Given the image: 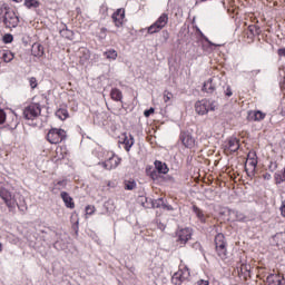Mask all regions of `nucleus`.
Instances as JSON below:
<instances>
[{
  "mask_svg": "<svg viewBox=\"0 0 285 285\" xmlns=\"http://www.w3.org/2000/svg\"><path fill=\"white\" fill-rule=\"evenodd\" d=\"M195 110L197 115H208V112H215L217 110V101L203 99L195 104Z\"/></svg>",
  "mask_w": 285,
  "mask_h": 285,
  "instance_id": "1",
  "label": "nucleus"
},
{
  "mask_svg": "<svg viewBox=\"0 0 285 285\" xmlns=\"http://www.w3.org/2000/svg\"><path fill=\"white\" fill-rule=\"evenodd\" d=\"M1 12H4L2 21L6 28H17L19 26V16L12 9L1 7Z\"/></svg>",
  "mask_w": 285,
  "mask_h": 285,
  "instance_id": "2",
  "label": "nucleus"
},
{
  "mask_svg": "<svg viewBox=\"0 0 285 285\" xmlns=\"http://www.w3.org/2000/svg\"><path fill=\"white\" fill-rule=\"evenodd\" d=\"M0 198L4 202L9 213H14V210H17V198H14V195H12L10 190L0 187Z\"/></svg>",
  "mask_w": 285,
  "mask_h": 285,
  "instance_id": "3",
  "label": "nucleus"
},
{
  "mask_svg": "<svg viewBox=\"0 0 285 285\" xmlns=\"http://www.w3.org/2000/svg\"><path fill=\"white\" fill-rule=\"evenodd\" d=\"M166 26H168V13H161V16L147 28V32L148 35H157V32H161Z\"/></svg>",
  "mask_w": 285,
  "mask_h": 285,
  "instance_id": "4",
  "label": "nucleus"
},
{
  "mask_svg": "<svg viewBox=\"0 0 285 285\" xmlns=\"http://www.w3.org/2000/svg\"><path fill=\"white\" fill-rule=\"evenodd\" d=\"M223 80L219 77L209 78L204 82L203 92H207L208 95H213L214 92H219L222 88Z\"/></svg>",
  "mask_w": 285,
  "mask_h": 285,
  "instance_id": "5",
  "label": "nucleus"
},
{
  "mask_svg": "<svg viewBox=\"0 0 285 285\" xmlns=\"http://www.w3.org/2000/svg\"><path fill=\"white\" fill-rule=\"evenodd\" d=\"M215 248L218 257L226 259L228 249L226 248V236L224 234L219 233L215 236Z\"/></svg>",
  "mask_w": 285,
  "mask_h": 285,
  "instance_id": "6",
  "label": "nucleus"
},
{
  "mask_svg": "<svg viewBox=\"0 0 285 285\" xmlns=\"http://www.w3.org/2000/svg\"><path fill=\"white\" fill-rule=\"evenodd\" d=\"M66 130L61 128H51L47 134V141L49 144H61V141H66Z\"/></svg>",
  "mask_w": 285,
  "mask_h": 285,
  "instance_id": "7",
  "label": "nucleus"
},
{
  "mask_svg": "<svg viewBox=\"0 0 285 285\" xmlns=\"http://www.w3.org/2000/svg\"><path fill=\"white\" fill-rule=\"evenodd\" d=\"M190 277V269L187 266L180 267L173 276L171 284L181 285L184 282H188Z\"/></svg>",
  "mask_w": 285,
  "mask_h": 285,
  "instance_id": "8",
  "label": "nucleus"
},
{
  "mask_svg": "<svg viewBox=\"0 0 285 285\" xmlns=\"http://www.w3.org/2000/svg\"><path fill=\"white\" fill-rule=\"evenodd\" d=\"M39 115H41L40 104H31L23 110V117L28 121H35Z\"/></svg>",
  "mask_w": 285,
  "mask_h": 285,
  "instance_id": "9",
  "label": "nucleus"
},
{
  "mask_svg": "<svg viewBox=\"0 0 285 285\" xmlns=\"http://www.w3.org/2000/svg\"><path fill=\"white\" fill-rule=\"evenodd\" d=\"M177 242L186 246L193 239V228L184 227L176 232Z\"/></svg>",
  "mask_w": 285,
  "mask_h": 285,
  "instance_id": "10",
  "label": "nucleus"
},
{
  "mask_svg": "<svg viewBox=\"0 0 285 285\" xmlns=\"http://www.w3.org/2000/svg\"><path fill=\"white\" fill-rule=\"evenodd\" d=\"M120 164H121V158H119V156H116V155H112L111 157H109L107 160L102 163H98V165L102 166L105 170H115V168H117V166H119Z\"/></svg>",
  "mask_w": 285,
  "mask_h": 285,
  "instance_id": "11",
  "label": "nucleus"
},
{
  "mask_svg": "<svg viewBox=\"0 0 285 285\" xmlns=\"http://www.w3.org/2000/svg\"><path fill=\"white\" fill-rule=\"evenodd\" d=\"M111 19H112L116 28H121V26H124V19H126V10L117 9L112 13Z\"/></svg>",
  "mask_w": 285,
  "mask_h": 285,
  "instance_id": "12",
  "label": "nucleus"
},
{
  "mask_svg": "<svg viewBox=\"0 0 285 285\" xmlns=\"http://www.w3.org/2000/svg\"><path fill=\"white\" fill-rule=\"evenodd\" d=\"M179 139L185 148H194L195 147V138L188 131H181Z\"/></svg>",
  "mask_w": 285,
  "mask_h": 285,
  "instance_id": "13",
  "label": "nucleus"
},
{
  "mask_svg": "<svg viewBox=\"0 0 285 285\" xmlns=\"http://www.w3.org/2000/svg\"><path fill=\"white\" fill-rule=\"evenodd\" d=\"M155 169L157 170V173H159V175H168L169 173V168L168 165H166V163H163L161 160H156L154 163Z\"/></svg>",
  "mask_w": 285,
  "mask_h": 285,
  "instance_id": "14",
  "label": "nucleus"
},
{
  "mask_svg": "<svg viewBox=\"0 0 285 285\" xmlns=\"http://www.w3.org/2000/svg\"><path fill=\"white\" fill-rule=\"evenodd\" d=\"M60 197L67 208H75V202L72 200L70 194L67 191H61Z\"/></svg>",
  "mask_w": 285,
  "mask_h": 285,
  "instance_id": "15",
  "label": "nucleus"
},
{
  "mask_svg": "<svg viewBox=\"0 0 285 285\" xmlns=\"http://www.w3.org/2000/svg\"><path fill=\"white\" fill-rule=\"evenodd\" d=\"M31 55L33 57H43L45 51H43V47L41 46V43L36 42V43L32 45Z\"/></svg>",
  "mask_w": 285,
  "mask_h": 285,
  "instance_id": "16",
  "label": "nucleus"
},
{
  "mask_svg": "<svg viewBox=\"0 0 285 285\" xmlns=\"http://www.w3.org/2000/svg\"><path fill=\"white\" fill-rule=\"evenodd\" d=\"M122 144L125 145V150L127 153H130V149L132 148V146H135V138L132 137V135H129V138L125 135L122 138Z\"/></svg>",
  "mask_w": 285,
  "mask_h": 285,
  "instance_id": "17",
  "label": "nucleus"
},
{
  "mask_svg": "<svg viewBox=\"0 0 285 285\" xmlns=\"http://www.w3.org/2000/svg\"><path fill=\"white\" fill-rule=\"evenodd\" d=\"M227 148L230 153H237V150H239V139L229 138L227 141Z\"/></svg>",
  "mask_w": 285,
  "mask_h": 285,
  "instance_id": "18",
  "label": "nucleus"
},
{
  "mask_svg": "<svg viewBox=\"0 0 285 285\" xmlns=\"http://www.w3.org/2000/svg\"><path fill=\"white\" fill-rule=\"evenodd\" d=\"M0 59H2L4 63H10V61L14 59V53L8 50H0Z\"/></svg>",
  "mask_w": 285,
  "mask_h": 285,
  "instance_id": "19",
  "label": "nucleus"
},
{
  "mask_svg": "<svg viewBox=\"0 0 285 285\" xmlns=\"http://www.w3.org/2000/svg\"><path fill=\"white\" fill-rule=\"evenodd\" d=\"M56 117L60 119L61 121H66L68 117H70V114L68 112V108L61 107L56 111Z\"/></svg>",
  "mask_w": 285,
  "mask_h": 285,
  "instance_id": "20",
  "label": "nucleus"
},
{
  "mask_svg": "<svg viewBox=\"0 0 285 285\" xmlns=\"http://www.w3.org/2000/svg\"><path fill=\"white\" fill-rule=\"evenodd\" d=\"M193 210L197 217V219H199V222L202 224H206V214H204V210H202L199 207H197L196 205L193 206Z\"/></svg>",
  "mask_w": 285,
  "mask_h": 285,
  "instance_id": "21",
  "label": "nucleus"
},
{
  "mask_svg": "<svg viewBox=\"0 0 285 285\" xmlns=\"http://www.w3.org/2000/svg\"><path fill=\"white\" fill-rule=\"evenodd\" d=\"M110 97L114 101H121V99H124V94H121V90L114 88L110 91Z\"/></svg>",
  "mask_w": 285,
  "mask_h": 285,
  "instance_id": "22",
  "label": "nucleus"
},
{
  "mask_svg": "<svg viewBox=\"0 0 285 285\" xmlns=\"http://www.w3.org/2000/svg\"><path fill=\"white\" fill-rule=\"evenodd\" d=\"M219 92H224L225 97H233V89L230 88V85H227L224 81L220 86Z\"/></svg>",
  "mask_w": 285,
  "mask_h": 285,
  "instance_id": "23",
  "label": "nucleus"
},
{
  "mask_svg": "<svg viewBox=\"0 0 285 285\" xmlns=\"http://www.w3.org/2000/svg\"><path fill=\"white\" fill-rule=\"evenodd\" d=\"M41 6V2L38 0H24V7L28 8V10H32V8H39Z\"/></svg>",
  "mask_w": 285,
  "mask_h": 285,
  "instance_id": "24",
  "label": "nucleus"
},
{
  "mask_svg": "<svg viewBox=\"0 0 285 285\" xmlns=\"http://www.w3.org/2000/svg\"><path fill=\"white\" fill-rule=\"evenodd\" d=\"M279 279H282L281 275L273 274L267 277V282L269 285H277L279 284Z\"/></svg>",
  "mask_w": 285,
  "mask_h": 285,
  "instance_id": "25",
  "label": "nucleus"
},
{
  "mask_svg": "<svg viewBox=\"0 0 285 285\" xmlns=\"http://www.w3.org/2000/svg\"><path fill=\"white\" fill-rule=\"evenodd\" d=\"M229 214H230V215H234V216L236 217V220H237V222H246V215H244V214L240 213V212L230 210Z\"/></svg>",
  "mask_w": 285,
  "mask_h": 285,
  "instance_id": "26",
  "label": "nucleus"
},
{
  "mask_svg": "<svg viewBox=\"0 0 285 285\" xmlns=\"http://www.w3.org/2000/svg\"><path fill=\"white\" fill-rule=\"evenodd\" d=\"M153 206V208H164L165 210L167 209V210H173V206H170V205H164V199H158V204H156V205H151Z\"/></svg>",
  "mask_w": 285,
  "mask_h": 285,
  "instance_id": "27",
  "label": "nucleus"
},
{
  "mask_svg": "<svg viewBox=\"0 0 285 285\" xmlns=\"http://www.w3.org/2000/svg\"><path fill=\"white\" fill-rule=\"evenodd\" d=\"M254 121H264L266 119V114L262 112L261 110L254 111Z\"/></svg>",
  "mask_w": 285,
  "mask_h": 285,
  "instance_id": "28",
  "label": "nucleus"
},
{
  "mask_svg": "<svg viewBox=\"0 0 285 285\" xmlns=\"http://www.w3.org/2000/svg\"><path fill=\"white\" fill-rule=\"evenodd\" d=\"M97 37L100 41H104V39L108 37V29L106 27H101L100 31L97 33Z\"/></svg>",
  "mask_w": 285,
  "mask_h": 285,
  "instance_id": "29",
  "label": "nucleus"
},
{
  "mask_svg": "<svg viewBox=\"0 0 285 285\" xmlns=\"http://www.w3.org/2000/svg\"><path fill=\"white\" fill-rule=\"evenodd\" d=\"M104 57H106L107 59H111L112 61H115V59H117V51L111 49L108 51L104 52Z\"/></svg>",
  "mask_w": 285,
  "mask_h": 285,
  "instance_id": "30",
  "label": "nucleus"
},
{
  "mask_svg": "<svg viewBox=\"0 0 285 285\" xmlns=\"http://www.w3.org/2000/svg\"><path fill=\"white\" fill-rule=\"evenodd\" d=\"M196 32H198L199 37H202V39H204V41H206V43H208V46H217V45L213 43V41H210L208 39V37H206V35H204V32H202V29L196 28Z\"/></svg>",
  "mask_w": 285,
  "mask_h": 285,
  "instance_id": "31",
  "label": "nucleus"
},
{
  "mask_svg": "<svg viewBox=\"0 0 285 285\" xmlns=\"http://www.w3.org/2000/svg\"><path fill=\"white\" fill-rule=\"evenodd\" d=\"M248 31L250 32V35L255 36V35H261L262 33V29L255 24H250L248 27Z\"/></svg>",
  "mask_w": 285,
  "mask_h": 285,
  "instance_id": "32",
  "label": "nucleus"
},
{
  "mask_svg": "<svg viewBox=\"0 0 285 285\" xmlns=\"http://www.w3.org/2000/svg\"><path fill=\"white\" fill-rule=\"evenodd\" d=\"M135 188H137L135 180L125 181V190H135Z\"/></svg>",
  "mask_w": 285,
  "mask_h": 285,
  "instance_id": "33",
  "label": "nucleus"
},
{
  "mask_svg": "<svg viewBox=\"0 0 285 285\" xmlns=\"http://www.w3.org/2000/svg\"><path fill=\"white\" fill-rule=\"evenodd\" d=\"M12 41H14V37H12L11 33H7L3 36V42L4 43H12Z\"/></svg>",
  "mask_w": 285,
  "mask_h": 285,
  "instance_id": "34",
  "label": "nucleus"
},
{
  "mask_svg": "<svg viewBox=\"0 0 285 285\" xmlns=\"http://www.w3.org/2000/svg\"><path fill=\"white\" fill-rule=\"evenodd\" d=\"M268 170L269 173H275L277 170V161H269Z\"/></svg>",
  "mask_w": 285,
  "mask_h": 285,
  "instance_id": "35",
  "label": "nucleus"
},
{
  "mask_svg": "<svg viewBox=\"0 0 285 285\" xmlns=\"http://www.w3.org/2000/svg\"><path fill=\"white\" fill-rule=\"evenodd\" d=\"M149 177L155 181L157 179H159V171H157L156 169L151 170L149 173Z\"/></svg>",
  "mask_w": 285,
  "mask_h": 285,
  "instance_id": "36",
  "label": "nucleus"
},
{
  "mask_svg": "<svg viewBox=\"0 0 285 285\" xmlns=\"http://www.w3.org/2000/svg\"><path fill=\"white\" fill-rule=\"evenodd\" d=\"M170 99H173V94L169 91H165L164 92V101L165 104H168V101H170Z\"/></svg>",
  "mask_w": 285,
  "mask_h": 285,
  "instance_id": "37",
  "label": "nucleus"
},
{
  "mask_svg": "<svg viewBox=\"0 0 285 285\" xmlns=\"http://www.w3.org/2000/svg\"><path fill=\"white\" fill-rule=\"evenodd\" d=\"M29 83H30L31 90H35V88H37V86H38V83H37V78L31 77V78L29 79Z\"/></svg>",
  "mask_w": 285,
  "mask_h": 285,
  "instance_id": "38",
  "label": "nucleus"
},
{
  "mask_svg": "<svg viewBox=\"0 0 285 285\" xmlns=\"http://www.w3.org/2000/svg\"><path fill=\"white\" fill-rule=\"evenodd\" d=\"M250 155H253V157H250ZM255 154H248V157L252 159L250 166H253V168H257V160L255 159Z\"/></svg>",
  "mask_w": 285,
  "mask_h": 285,
  "instance_id": "39",
  "label": "nucleus"
},
{
  "mask_svg": "<svg viewBox=\"0 0 285 285\" xmlns=\"http://www.w3.org/2000/svg\"><path fill=\"white\" fill-rule=\"evenodd\" d=\"M6 111L3 109H0V125L6 124Z\"/></svg>",
  "mask_w": 285,
  "mask_h": 285,
  "instance_id": "40",
  "label": "nucleus"
},
{
  "mask_svg": "<svg viewBox=\"0 0 285 285\" xmlns=\"http://www.w3.org/2000/svg\"><path fill=\"white\" fill-rule=\"evenodd\" d=\"M86 214H87V215H95V206L88 205V206L86 207Z\"/></svg>",
  "mask_w": 285,
  "mask_h": 285,
  "instance_id": "41",
  "label": "nucleus"
},
{
  "mask_svg": "<svg viewBox=\"0 0 285 285\" xmlns=\"http://www.w3.org/2000/svg\"><path fill=\"white\" fill-rule=\"evenodd\" d=\"M67 186V183L66 180H59L57 184H56V188H58L60 190V188H66Z\"/></svg>",
  "mask_w": 285,
  "mask_h": 285,
  "instance_id": "42",
  "label": "nucleus"
},
{
  "mask_svg": "<svg viewBox=\"0 0 285 285\" xmlns=\"http://www.w3.org/2000/svg\"><path fill=\"white\" fill-rule=\"evenodd\" d=\"M154 114H155V108L153 107L144 111L145 117H150V115H154Z\"/></svg>",
  "mask_w": 285,
  "mask_h": 285,
  "instance_id": "43",
  "label": "nucleus"
},
{
  "mask_svg": "<svg viewBox=\"0 0 285 285\" xmlns=\"http://www.w3.org/2000/svg\"><path fill=\"white\" fill-rule=\"evenodd\" d=\"M163 39L164 41H167L168 39H170V33L168 32V30L163 31Z\"/></svg>",
  "mask_w": 285,
  "mask_h": 285,
  "instance_id": "44",
  "label": "nucleus"
},
{
  "mask_svg": "<svg viewBox=\"0 0 285 285\" xmlns=\"http://www.w3.org/2000/svg\"><path fill=\"white\" fill-rule=\"evenodd\" d=\"M281 215H282L283 217H285V199L282 202Z\"/></svg>",
  "mask_w": 285,
  "mask_h": 285,
  "instance_id": "45",
  "label": "nucleus"
},
{
  "mask_svg": "<svg viewBox=\"0 0 285 285\" xmlns=\"http://www.w3.org/2000/svg\"><path fill=\"white\" fill-rule=\"evenodd\" d=\"M263 178L266 179L267 181H269V179H273V176L269 173H265L263 175Z\"/></svg>",
  "mask_w": 285,
  "mask_h": 285,
  "instance_id": "46",
  "label": "nucleus"
},
{
  "mask_svg": "<svg viewBox=\"0 0 285 285\" xmlns=\"http://www.w3.org/2000/svg\"><path fill=\"white\" fill-rule=\"evenodd\" d=\"M278 57H285V48L278 49Z\"/></svg>",
  "mask_w": 285,
  "mask_h": 285,
  "instance_id": "47",
  "label": "nucleus"
},
{
  "mask_svg": "<svg viewBox=\"0 0 285 285\" xmlns=\"http://www.w3.org/2000/svg\"><path fill=\"white\" fill-rule=\"evenodd\" d=\"M6 130H13L12 128H8V127H1L0 128V137L1 135H3V132H6Z\"/></svg>",
  "mask_w": 285,
  "mask_h": 285,
  "instance_id": "48",
  "label": "nucleus"
},
{
  "mask_svg": "<svg viewBox=\"0 0 285 285\" xmlns=\"http://www.w3.org/2000/svg\"><path fill=\"white\" fill-rule=\"evenodd\" d=\"M208 284H209L208 281L200 279L195 285H208Z\"/></svg>",
  "mask_w": 285,
  "mask_h": 285,
  "instance_id": "49",
  "label": "nucleus"
},
{
  "mask_svg": "<svg viewBox=\"0 0 285 285\" xmlns=\"http://www.w3.org/2000/svg\"><path fill=\"white\" fill-rule=\"evenodd\" d=\"M277 285H285V278L283 276H281Z\"/></svg>",
  "mask_w": 285,
  "mask_h": 285,
  "instance_id": "50",
  "label": "nucleus"
},
{
  "mask_svg": "<svg viewBox=\"0 0 285 285\" xmlns=\"http://www.w3.org/2000/svg\"><path fill=\"white\" fill-rule=\"evenodd\" d=\"M259 69L258 70H254V71H252V75H259Z\"/></svg>",
  "mask_w": 285,
  "mask_h": 285,
  "instance_id": "51",
  "label": "nucleus"
},
{
  "mask_svg": "<svg viewBox=\"0 0 285 285\" xmlns=\"http://www.w3.org/2000/svg\"><path fill=\"white\" fill-rule=\"evenodd\" d=\"M276 237H277V238H279V237H285V234H284V233L277 234Z\"/></svg>",
  "mask_w": 285,
  "mask_h": 285,
  "instance_id": "52",
  "label": "nucleus"
},
{
  "mask_svg": "<svg viewBox=\"0 0 285 285\" xmlns=\"http://www.w3.org/2000/svg\"><path fill=\"white\" fill-rule=\"evenodd\" d=\"M204 1H207V0H197L196 3H204Z\"/></svg>",
  "mask_w": 285,
  "mask_h": 285,
  "instance_id": "53",
  "label": "nucleus"
},
{
  "mask_svg": "<svg viewBox=\"0 0 285 285\" xmlns=\"http://www.w3.org/2000/svg\"><path fill=\"white\" fill-rule=\"evenodd\" d=\"M3 250V244L0 243V253Z\"/></svg>",
  "mask_w": 285,
  "mask_h": 285,
  "instance_id": "54",
  "label": "nucleus"
},
{
  "mask_svg": "<svg viewBox=\"0 0 285 285\" xmlns=\"http://www.w3.org/2000/svg\"><path fill=\"white\" fill-rule=\"evenodd\" d=\"M16 3H21L23 0H13Z\"/></svg>",
  "mask_w": 285,
  "mask_h": 285,
  "instance_id": "55",
  "label": "nucleus"
},
{
  "mask_svg": "<svg viewBox=\"0 0 285 285\" xmlns=\"http://www.w3.org/2000/svg\"><path fill=\"white\" fill-rule=\"evenodd\" d=\"M283 83L285 85V78H284V80H283Z\"/></svg>",
  "mask_w": 285,
  "mask_h": 285,
  "instance_id": "56",
  "label": "nucleus"
}]
</instances>
